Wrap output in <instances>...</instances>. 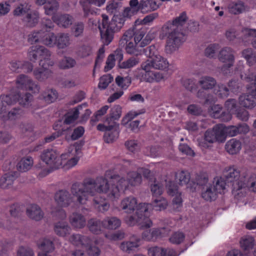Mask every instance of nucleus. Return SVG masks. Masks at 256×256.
<instances>
[{
  "label": "nucleus",
  "mask_w": 256,
  "mask_h": 256,
  "mask_svg": "<svg viewBox=\"0 0 256 256\" xmlns=\"http://www.w3.org/2000/svg\"><path fill=\"white\" fill-rule=\"evenodd\" d=\"M106 176L87 178L82 183L73 184L71 188L72 196L68 192L60 190L55 194V201L60 206H66L72 202L84 204L96 192L106 194L110 198L114 200L118 198L120 193L130 185L136 186L142 182L140 174L136 172L128 174L127 180L120 176H110L108 172Z\"/></svg>",
  "instance_id": "f257e3e1"
},
{
  "label": "nucleus",
  "mask_w": 256,
  "mask_h": 256,
  "mask_svg": "<svg viewBox=\"0 0 256 256\" xmlns=\"http://www.w3.org/2000/svg\"><path fill=\"white\" fill-rule=\"evenodd\" d=\"M82 156L80 144L75 143L69 146L66 151L60 154L56 150L51 149L44 150L41 154V160L44 162L46 168L38 166L43 172L40 173V176H44L52 170L60 168L68 170L78 164Z\"/></svg>",
  "instance_id": "f03ea898"
},
{
  "label": "nucleus",
  "mask_w": 256,
  "mask_h": 256,
  "mask_svg": "<svg viewBox=\"0 0 256 256\" xmlns=\"http://www.w3.org/2000/svg\"><path fill=\"white\" fill-rule=\"evenodd\" d=\"M188 20L186 13L182 12L172 21H168L162 28L160 34V39L166 38L165 47L168 54L177 50L185 41V36L182 32V27Z\"/></svg>",
  "instance_id": "7ed1b4c3"
},
{
  "label": "nucleus",
  "mask_w": 256,
  "mask_h": 256,
  "mask_svg": "<svg viewBox=\"0 0 256 256\" xmlns=\"http://www.w3.org/2000/svg\"><path fill=\"white\" fill-rule=\"evenodd\" d=\"M146 32L145 28L138 30L136 28L134 30L129 29L124 34L120 40V45L121 47H124L128 54H134L138 52L139 48L146 46L154 38V36H151V31L144 38Z\"/></svg>",
  "instance_id": "20e7f679"
},
{
  "label": "nucleus",
  "mask_w": 256,
  "mask_h": 256,
  "mask_svg": "<svg viewBox=\"0 0 256 256\" xmlns=\"http://www.w3.org/2000/svg\"><path fill=\"white\" fill-rule=\"evenodd\" d=\"M144 203L140 204L138 205V202L136 198L130 196L123 199L121 202L122 208L125 210L126 212H131L136 210L132 216L126 218V222L130 226L138 224L142 228H150L152 226V222L148 218L145 217L144 212H138L140 206Z\"/></svg>",
  "instance_id": "39448f33"
},
{
  "label": "nucleus",
  "mask_w": 256,
  "mask_h": 256,
  "mask_svg": "<svg viewBox=\"0 0 256 256\" xmlns=\"http://www.w3.org/2000/svg\"><path fill=\"white\" fill-rule=\"evenodd\" d=\"M102 24L98 28L103 42L108 45L113 39L114 32L120 30L126 20L120 13L114 14L110 22H108V16L106 14H102Z\"/></svg>",
  "instance_id": "423d86ee"
},
{
  "label": "nucleus",
  "mask_w": 256,
  "mask_h": 256,
  "mask_svg": "<svg viewBox=\"0 0 256 256\" xmlns=\"http://www.w3.org/2000/svg\"><path fill=\"white\" fill-rule=\"evenodd\" d=\"M250 86L247 87V91L251 94H244L239 98V104L242 106L252 108L256 106V74L249 72L244 78Z\"/></svg>",
  "instance_id": "0eeeda50"
},
{
  "label": "nucleus",
  "mask_w": 256,
  "mask_h": 256,
  "mask_svg": "<svg viewBox=\"0 0 256 256\" xmlns=\"http://www.w3.org/2000/svg\"><path fill=\"white\" fill-rule=\"evenodd\" d=\"M153 68L150 64V62H143L140 66V68L138 69L136 78L140 82H146L152 83L159 82L164 80V74L160 72H156L152 70Z\"/></svg>",
  "instance_id": "6e6552de"
},
{
  "label": "nucleus",
  "mask_w": 256,
  "mask_h": 256,
  "mask_svg": "<svg viewBox=\"0 0 256 256\" xmlns=\"http://www.w3.org/2000/svg\"><path fill=\"white\" fill-rule=\"evenodd\" d=\"M50 51L41 46H33L30 48L28 51V58L32 62L40 60V66H45V62L48 66H53L54 62L50 58Z\"/></svg>",
  "instance_id": "1a4fd4ad"
},
{
  "label": "nucleus",
  "mask_w": 256,
  "mask_h": 256,
  "mask_svg": "<svg viewBox=\"0 0 256 256\" xmlns=\"http://www.w3.org/2000/svg\"><path fill=\"white\" fill-rule=\"evenodd\" d=\"M146 55L148 59L146 62H150V66L154 69L164 70L166 69L169 66L167 60L160 56L155 46H150L146 50Z\"/></svg>",
  "instance_id": "9d476101"
},
{
  "label": "nucleus",
  "mask_w": 256,
  "mask_h": 256,
  "mask_svg": "<svg viewBox=\"0 0 256 256\" xmlns=\"http://www.w3.org/2000/svg\"><path fill=\"white\" fill-rule=\"evenodd\" d=\"M245 176H240L239 171L234 168H230L226 174L228 182H232V192L234 194H239L238 191L243 190L247 185L244 182Z\"/></svg>",
  "instance_id": "9b49d317"
},
{
  "label": "nucleus",
  "mask_w": 256,
  "mask_h": 256,
  "mask_svg": "<svg viewBox=\"0 0 256 256\" xmlns=\"http://www.w3.org/2000/svg\"><path fill=\"white\" fill-rule=\"evenodd\" d=\"M168 205L166 198L162 196L154 198L152 204H140L138 212H144L145 217L148 218L152 210L161 211L165 210Z\"/></svg>",
  "instance_id": "f8f14e48"
},
{
  "label": "nucleus",
  "mask_w": 256,
  "mask_h": 256,
  "mask_svg": "<svg viewBox=\"0 0 256 256\" xmlns=\"http://www.w3.org/2000/svg\"><path fill=\"white\" fill-rule=\"evenodd\" d=\"M69 240L74 244L82 246L86 248L89 246L88 252L92 256H98L100 253V250L97 247L90 246L91 244L92 240L88 237L81 236L80 234H72Z\"/></svg>",
  "instance_id": "ddd939ff"
},
{
  "label": "nucleus",
  "mask_w": 256,
  "mask_h": 256,
  "mask_svg": "<svg viewBox=\"0 0 256 256\" xmlns=\"http://www.w3.org/2000/svg\"><path fill=\"white\" fill-rule=\"evenodd\" d=\"M16 88L21 90H30L33 93L39 92L40 88L33 80L25 75L19 76L16 81Z\"/></svg>",
  "instance_id": "4468645a"
},
{
  "label": "nucleus",
  "mask_w": 256,
  "mask_h": 256,
  "mask_svg": "<svg viewBox=\"0 0 256 256\" xmlns=\"http://www.w3.org/2000/svg\"><path fill=\"white\" fill-rule=\"evenodd\" d=\"M97 129L105 132L104 138L106 142H112L118 136V126L115 122L108 126L99 124Z\"/></svg>",
  "instance_id": "2eb2a0df"
},
{
  "label": "nucleus",
  "mask_w": 256,
  "mask_h": 256,
  "mask_svg": "<svg viewBox=\"0 0 256 256\" xmlns=\"http://www.w3.org/2000/svg\"><path fill=\"white\" fill-rule=\"evenodd\" d=\"M160 7L158 0H138L136 8L138 12L142 14H147L156 10Z\"/></svg>",
  "instance_id": "dca6fc26"
},
{
  "label": "nucleus",
  "mask_w": 256,
  "mask_h": 256,
  "mask_svg": "<svg viewBox=\"0 0 256 256\" xmlns=\"http://www.w3.org/2000/svg\"><path fill=\"white\" fill-rule=\"evenodd\" d=\"M166 188L168 194L172 196H174L172 200L173 204L176 208H178L182 206V199L181 193L178 191V186L176 184L170 180H166Z\"/></svg>",
  "instance_id": "f3484780"
},
{
  "label": "nucleus",
  "mask_w": 256,
  "mask_h": 256,
  "mask_svg": "<svg viewBox=\"0 0 256 256\" xmlns=\"http://www.w3.org/2000/svg\"><path fill=\"white\" fill-rule=\"evenodd\" d=\"M218 58L220 60L226 64L222 68L224 72L225 67L230 68L232 65L234 60L233 51L230 48H224L220 52Z\"/></svg>",
  "instance_id": "a211bd4d"
},
{
  "label": "nucleus",
  "mask_w": 256,
  "mask_h": 256,
  "mask_svg": "<svg viewBox=\"0 0 256 256\" xmlns=\"http://www.w3.org/2000/svg\"><path fill=\"white\" fill-rule=\"evenodd\" d=\"M217 130V125L212 130H208L204 134V140L209 143H213L216 141L219 142H224V135L220 133Z\"/></svg>",
  "instance_id": "6ab92c4d"
},
{
  "label": "nucleus",
  "mask_w": 256,
  "mask_h": 256,
  "mask_svg": "<svg viewBox=\"0 0 256 256\" xmlns=\"http://www.w3.org/2000/svg\"><path fill=\"white\" fill-rule=\"evenodd\" d=\"M52 20L58 26L62 28H68L74 21L72 16L68 14L54 16Z\"/></svg>",
  "instance_id": "aec40b11"
},
{
  "label": "nucleus",
  "mask_w": 256,
  "mask_h": 256,
  "mask_svg": "<svg viewBox=\"0 0 256 256\" xmlns=\"http://www.w3.org/2000/svg\"><path fill=\"white\" fill-rule=\"evenodd\" d=\"M26 214L30 218L38 221L44 217V213L40 207L35 204L29 205L26 209Z\"/></svg>",
  "instance_id": "412c9836"
},
{
  "label": "nucleus",
  "mask_w": 256,
  "mask_h": 256,
  "mask_svg": "<svg viewBox=\"0 0 256 256\" xmlns=\"http://www.w3.org/2000/svg\"><path fill=\"white\" fill-rule=\"evenodd\" d=\"M45 66H40V68L36 70L34 72L35 78L40 81H42L51 77L52 72L48 68L50 66H48L47 62H45Z\"/></svg>",
  "instance_id": "4be33fe9"
},
{
  "label": "nucleus",
  "mask_w": 256,
  "mask_h": 256,
  "mask_svg": "<svg viewBox=\"0 0 256 256\" xmlns=\"http://www.w3.org/2000/svg\"><path fill=\"white\" fill-rule=\"evenodd\" d=\"M38 246L40 250L38 256H49L46 253L51 252L54 249L52 242L46 238L40 240L38 243Z\"/></svg>",
  "instance_id": "5701e85b"
},
{
  "label": "nucleus",
  "mask_w": 256,
  "mask_h": 256,
  "mask_svg": "<svg viewBox=\"0 0 256 256\" xmlns=\"http://www.w3.org/2000/svg\"><path fill=\"white\" fill-rule=\"evenodd\" d=\"M17 177L16 172H10L2 176L0 178V186L4 188H9Z\"/></svg>",
  "instance_id": "b1692460"
},
{
  "label": "nucleus",
  "mask_w": 256,
  "mask_h": 256,
  "mask_svg": "<svg viewBox=\"0 0 256 256\" xmlns=\"http://www.w3.org/2000/svg\"><path fill=\"white\" fill-rule=\"evenodd\" d=\"M138 4V0H130L129 2L130 6L126 8L121 14L126 20L131 19V18L138 12V10L136 8V4Z\"/></svg>",
  "instance_id": "393cba45"
},
{
  "label": "nucleus",
  "mask_w": 256,
  "mask_h": 256,
  "mask_svg": "<svg viewBox=\"0 0 256 256\" xmlns=\"http://www.w3.org/2000/svg\"><path fill=\"white\" fill-rule=\"evenodd\" d=\"M236 102V100H230L226 102L225 108L228 112H226V117H224V115L222 116V121L230 120L232 118V114L236 113L237 109Z\"/></svg>",
  "instance_id": "a878e982"
},
{
  "label": "nucleus",
  "mask_w": 256,
  "mask_h": 256,
  "mask_svg": "<svg viewBox=\"0 0 256 256\" xmlns=\"http://www.w3.org/2000/svg\"><path fill=\"white\" fill-rule=\"evenodd\" d=\"M54 230L57 235L66 237L70 234V228L66 222H59L56 224Z\"/></svg>",
  "instance_id": "bb28decb"
},
{
  "label": "nucleus",
  "mask_w": 256,
  "mask_h": 256,
  "mask_svg": "<svg viewBox=\"0 0 256 256\" xmlns=\"http://www.w3.org/2000/svg\"><path fill=\"white\" fill-rule=\"evenodd\" d=\"M217 130H219L220 133H222L224 136V141L226 136H234L238 134V127L231 126H226L223 124L217 125Z\"/></svg>",
  "instance_id": "cd10ccee"
},
{
  "label": "nucleus",
  "mask_w": 256,
  "mask_h": 256,
  "mask_svg": "<svg viewBox=\"0 0 256 256\" xmlns=\"http://www.w3.org/2000/svg\"><path fill=\"white\" fill-rule=\"evenodd\" d=\"M56 46L59 49H64L70 44V38L68 34L59 33L57 34Z\"/></svg>",
  "instance_id": "c85d7f7f"
},
{
  "label": "nucleus",
  "mask_w": 256,
  "mask_h": 256,
  "mask_svg": "<svg viewBox=\"0 0 256 256\" xmlns=\"http://www.w3.org/2000/svg\"><path fill=\"white\" fill-rule=\"evenodd\" d=\"M162 230L165 232L164 234H158L157 232L160 230H157L156 228L146 230L142 234V238L148 240H150L166 236L168 230L165 229H162Z\"/></svg>",
  "instance_id": "c756f323"
},
{
  "label": "nucleus",
  "mask_w": 256,
  "mask_h": 256,
  "mask_svg": "<svg viewBox=\"0 0 256 256\" xmlns=\"http://www.w3.org/2000/svg\"><path fill=\"white\" fill-rule=\"evenodd\" d=\"M70 222L71 224L76 228H82L86 225L84 218L78 213H73L70 216Z\"/></svg>",
  "instance_id": "7c9ffc66"
},
{
  "label": "nucleus",
  "mask_w": 256,
  "mask_h": 256,
  "mask_svg": "<svg viewBox=\"0 0 256 256\" xmlns=\"http://www.w3.org/2000/svg\"><path fill=\"white\" fill-rule=\"evenodd\" d=\"M56 38L57 34H55L54 32H44L41 42L48 47L54 48L56 46Z\"/></svg>",
  "instance_id": "2f4dec72"
},
{
  "label": "nucleus",
  "mask_w": 256,
  "mask_h": 256,
  "mask_svg": "<svg viewBox=\"0 0 256 256\" xmlns=\"http://www.w3.org/2000/svg\"><path fill=\"white\" fill-rule=\"evenodd\" d=\"M254 239L251 236L242 237L240 242V246L242 249L246 253H248L254 248Z\"/></svg>",
  "instance_id": "473e14b6"
},
{
  "label": "nucleus",
  "mask_w": 256,
  "mask_h": 256,
  "mask_svg": "<svg viewBox=\"0 0 256 256\" xmlns=\"http://www.w3.org/2000/svg\"><path fill=\"white\" fill-rule=\"evenodd\" d=\"M241 148L240 142L234 138L230 140L226 144V151L231 154L238 153L240 151Z\"/></svg>",
  "instance_id": "72a5a7b5"
},
{
  "label": "nucleus",
  "mask_w": 256,
  "mask_h": 256,
  "mask_svg": "<svg viewBox=\"0 0 256 256\" xmlns=\"http://www.w3.org/2000/svg\"><path fill=\"white\" fill-rule=\"evenodd\" d=\"M120 224V220L116 217H107L102 222V226L109 230H115Z\"/></svg>",
  "instance_id": "f704fd0d"
},
{
  "label": "nucleus",
  "mask_w": 256,
  "mask_h": 256,
  "mask_svg": "<svg viewBox=\"0 0 256 256\" xmlns=\"http://www.w3.org/2000/svg\"><path fill=\"white\" fill-rule=\"evenodd\" d=\"M216 192L212 184H207L204 188V190L202 192V197L206 200H212L216 199Z\"/></svg>",
  "instance_id": "c9c22d12"
},
{
  "label": "nucleus",
  "mask_w": 256,
  "mask_h": 256,
  "mask_svg": "<svg viewBox=\"0 0 256 256\" xmlns=\"http://www.w3.org/2000/svg\"><path fill=\"white\" fill-rule=\"evenodd\" d=\"M216 194L224 193L226 189V182L224 178H216L212 184Z\"/></svg>",
  "instance_id": "e433bc0d"
},
{
  "label": "nucleus",
  "mask_w": 256,
  "mask_h": 256,
  "mask_svg": "<svg viewBox=\"0 0 256 256\" xmlns=\"http://www.w3.org/2000/svg\"><path fill=\"white\" fill-rule=\"evenodd\" d=\"M31 8V6L26 2L21 3L15 7L12 14L14 16H21L26 14H28V12Z\"/></svg>",
  "instance_id": "4c0bfd02"
},
{
  "label": "nucleus",
  "mask_w": 256,
  "mask_h": 256,
  "mask_svg": "<svg viewBox=\"0 0 256 256\" xmlns=\"http://www.w3.org/2000/svg\"><path fill=\"white\" fill-rule=\"evenodd\" d=\"M39 18L38 12L37 11L34 10L30 13H28L24 20L28 26L33 27L38 23Z\"/></svg>",
  "instance_id": "58836bf2"
},
{
  "label": "nucleus",
  "mask_w": 256,
  "mask_h": 256,
  "mask_svg": "<svg viewBox=\"0 0 256 256\" xmlns=\"http://www.w3.org/2000/svg\"><path fill=\"white\" fill-rule=\"evenodd\" d=\"M34 164L32 158L28 156L24 158L18 164L17 167L18 170L24 172L29 170Z\"/></svg>",
  "instance_id": "ea45409f"
},
{
  "label": "nucleus",
  "mask_w": 256,
  "mask_h": 256,
  "mask_svg": "<svg viewBox=\"0 0 256 256\" xmlns=\"http://www.w3.org/2000/svg\"><path fill=\"white\" fill-rule=\"evenodd\" d=\"M58 96L57 92L54 89H47L41 95L42 98L48 104L54 102Z\"/></svg>",
  "instance_id": "a19ab883"
},
{
  "label": "nucleus",
  "mask_w": 256,
  "mask_h": 256,
  "mask_svg": "<svg viewBox=\"0 0 256 256\" xmlns=\"http://www.w3.org/2000/svg\"><path fill=\"white\" fill-rule=\"evenodd\" d=\"M83 106L86 107V104H84L82 106H78V108L70 110L66 116L64 123L66 124H70L74 122L78 118L80 114V110Z\"/></svg>",
  "instance_id": "79ce46f5"
},
{
  "label": "nucleus",
  "mask_w": 256,
  "mask_h": 256,
  "mask_svg": "<svg viewBox=\"0 0 256 256\" xmlns=\"http://www.w3.org/2000/svg\"><path fill=\"white\" fill-rule=\"evenodd\" d=\"M59 4L56 0L48 1L44 6V13L46 15L52 16L58 10Z\"/></svg>",
  "instance_id": "37998d69"
},
{
  "label": "nucleus",
  "mask_w": 256,
  "mask_h": 256,
  "mask_svg": "<svg viewBox=\"0 0 256 256\" xmlns=\"http://www.w3.org/2000/svg\"><path fill=\"white\" fill-rule=\"evenodd\" d=\"M176 178L178 180L180 185H187V187L189 188L190 174L188 172L184 170L178 171L176 174Z\"/></svg>",
  "instance_id": "c03bdc74"
},
{
  "label": "nucleus",
  "mask_w": 256,
  "mask_h": 256,
  "mask_svg": "<svg viewBox=\"0 0 256 256\" xmlns=\"http://www.w3.org/2000/svg\"><path fill=\"white\" fill-rule=\"evenodd\" d=\"M94 207L98 210L101 212H104L108 210L110 208V205L107 203L105 199L102 198H95L94 200Z\"/></svg>",
  "instance_id": "a18cd8bd"
},
{
  "label": "nucleus",
  "mask_w": 256,
  "mask_h": 256,
  "mask_svg": "<svg viewBox=\"0 0 256 256\" xmlns=\"http://www.w3.org/2000/svg\"><path fill=\"white\" fill-rule=\"evenodd\" d=\"M14 102L10 96H0V114L5 113L6 106L12 104Z\"/></svg>",
  "instance_id": "49530a36"
},
{
  "label": "nucleus",
  "mask_w": 256,
  "mask_h": 256,
  "mask_svg": "<svg viewBox=\"0 0 256 256\" xmlns=\"http://www.w3.org/2000/svg\"><path fill=\"white\" fill-rule=\"evenodd\" d=\"M244 178V182L246 183L247 186L244 189L248 188L250 190L256 192V175L246 176Z\"/></svg>",
  "instance_id": "de8ad7c7"
},
{
  "label": "nucleus",
  "mask_w": 256,
  "mask_h": 256,
  "mask_svg": "<svg viewBox=\"0 0 256 256\" xmlns=\"http://www.w3.org/2000/svg\"><path fill=\"white\" fill-rule=\"evenodd\" d=\"M139 61L140 60L138 58L132 57L127 60H126L122 62H120L118 64V66L120 68H130L138 64L139 62Z\"/></svg>",
  "instance_id": "09e8293b"
},
{
  "label": "nucleus",
  "mask_w": 256,
  "mask_h": 256,
  "mask_svg": "<svg viewBox=\"0 0 256 256\" xmlns=\"http://www.w3.org/2000/svg\"><path fill=\"white\" fill-rule=\"evenodd\" d=\"M76 64V61L74 58L66 56L59 62L58 66L62 69H68L74 67Z\"/></svg>",
  "instance_id": "8fccbe9b"
},
{
  "label": "nucleus",
  "mask_w": 256,
  "mask_h": 256,
  "mask_svg": "<svg viewBox=\"0 0 256 256\" xmlns=\"http://www.w3.org/2000/svg\"><path fill=\"white\" fill-rule=\"evenodd\" d=\"M200 84L204 89L212 88L216 84L215 80L210 76H204L200 80Z\"/></svg>",
  "instance_id": "3c124183"
},
{
  "label": "nucleus",
  "mask_w": 256,
  "mask_h": 256,
  "mask_svg": "<svg viewBox=\"0 0 256 256\" xmlns=\"http://www.w3.org/2000/svg\"><path fill=\"white\" fill-rule=\"evenodd\" d=\"M228 9L230 12L234 14H238L245 10V6L243 2H238L230 4L228 6Z\"/></svg>",
  "instance_id": "603ef678"
},
{
  "label": "nucleus",
  "mask_w": 256,
  "mask_h": 256,
  "mask_svg": "<svg viewBox=\"0 0 256 256\" xmlns=\"http://www.w3.org/2000/svg\"><path fill=\"white\" fill-rule=\"evenodd\" d=\"M88 224L90 230L94 234H98L101 232L102 222L96 220H90Z\"/></svg>",
  "instance_id": "864d4df0"
},
{
  "label": "nucleus",
  "mask_w": 256,
  "mask_h": 256,
  "mask_svg": "<svg viewBox=\"0 0 256 256\" xmlns=\"http://www.w3.org/2000/svg\"><path fill=\"white\" fill-rule=\"evenodd\" d=\"M44 32L42 30L34 31L28 35V41L34 44L36 42H40L44 35Z\"/></svg>",
  "instance_id": "5fc2aeb1"
},
{
  "label": "nucleus",
  "mask_w": 256,
  "mask_h": 256,
  "mask_svg": "<svg viewBox=\"0 0 256 256\" xmlns=\"http://www.w3.org/2000/svg\"><path fill=\"white\" fill-rule=\"evenodd\" d=\"M80 4L82 7L84 16L86 17L88 16L90 14H96L100 11L98 8L91 7L89 4L86 2Z\"/></svg>",
  "instance_id": "6e6d98bb"
},
{
  "label": "nucleus",
  "mask_w": 256,
  "mask_h": 256,
  "mask_svg": "<svg viewBox=\"0 0 256 256\" xmlns=\"http://www.w3.org/2000/svg\"><path fill=\"white\" fill-rule=\"evenodd\" d=\"M113 78L110 74H106L100 79L98 87L100 89L104 90L112 82Z\"/></svg>",
  "instance_id": "4d7b16f0"
},
{
  "label": "nucleus",
  "mask_w": 256,
  "mask_h": 256,
  "mask_svg": "<svg viewBox=\"0 0 256 256\" xmlns=\"http://www.w3.org/2000/svg\"><path fill=\"white\" fill-rule=\"evenodd\" d=\"M84 30V24L82 22H77L72 26L71 32L74 36L78 37L82 36Z\"/></svg>",
  "instance_id": "13d9d810"
},
{
  "label": "nucleus",
  "mask_w": 256,
  "mask_h": 256,
  "mask_svg": "<svg viewBox=\"0 0 256 256\" xmlns=\"http://www.w3.org/2000/svg\"><path fill=\"white\" fill-rule=\"evenodd\" d=\"M19 104L24 106H28L32 100V96L29 93H25L23 97L18 94L16 96Z\"/></svg>",
  "instance_id": "bf43d9fd"
},
{
  "label": "nucleus",
  "mask_w": 256,
  "mask_h": 256,
  "mask_svg": "<svg viewBox=\"0 0 256 256\" xmlns=\"http://www.w3.org/2000/svg\"><path fill=\"white\" fill-rule=\"evenodd\" d=\"M116 82L119 86L123 89H126L131 83V79L129 77L124 78L118 76L116 78Z\"/></svg>",
  "instance_id": "052dcab7"
},
{
  "label": "nucleus",
  "mask_w": 256,
  "mask_h": 256,
  "mask_svg": "<svg viewBox=\"0 0 256 256\" xmlns=\"http://www.w3.org/2000/svg\"><path fill=\"white\" fill-rule=\"evenodd\" d=\"M151 191L154 198H158V196H160L162 193L163 187L162 184L158 182H155L154 184L151 186Z\"/></svg>",
  "instance_id": "680f3d73"
},
{
  "label": "nucleus",
  "mask_w": 256,
  "mask_h": 256,
  "mask_svg": "<svg viewBox=\"0 0 256 256\" xmlns=\"http://www.w3.org/2000/svg\"><path fill=\"white\" fill-rule=\"evenodd\" d=\"M221 110V108L219 105H214L212 106L210 110V114L214 118H220L222 120V116H224L226 117V112H223L221 114L220 112Z\"/></svg>",
  "instance_id": "e2e57ef3"
},
{
  "label": "nucleus",
  "mask_w": 256,
  "mask_h": 256,
  "mask_svg": "<svg viewBox=\"0 0 256 256\" xmlns=\"http://www.w3.org/2000/svg\"><path fill=\"white\" fill-rule=\"evenodd\" d=\"M184 236L181 232L174 233L170 238V241L174 244H179L183 242Z\"/></svg>",
  "instance_id": "0e129e2a"
},
{
  "label": "nucleus",
  "mask_w": 256,
  "mask_h": 256,
  "mask_svg": "<svg viewBox=\"0 0 256 256\" xmlns=\"http://www.w3.org/2000/svg\"><path fill=\"white\" fill-rule=\"evenodd\" d=\"M138 245V242H124L121 244L120 248L122 250L128 252L133 250L137 248Z\"/></svg>",
  "instance_id": "69168bd1"
},
{
  "label": "nucleus",
  "mask_w": 256,
  "mask_h": 256,
  "mask_svg": "<svg viewBox=\"0 0 256 256\" xmlns=\"http://www.w3.org/2000/svg\"><path fill=\"white\" fill-rule=\"evenodd\" d=\"M122 114V108L118 105L114 106L110 110V116L114 120H118Z\"/></svg>",
  "instance_id": "338daca9"
},
{
  "label": "nucleus",
  "mask_w": 256,
  "mask_h": 256,
  "mask_svg": "<svg viewBox=\"0 0 256 256\" xmlns=\"http://www.w3.org/2000/svg\"><path fill=\"white\" fill-rule=\"evenodd\" d=\"M17 256H34V254L30 248L22 246L17 251Z\"/></svg>",
  "instance_id": "774afa93"
}]
</instances>
